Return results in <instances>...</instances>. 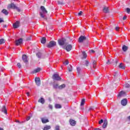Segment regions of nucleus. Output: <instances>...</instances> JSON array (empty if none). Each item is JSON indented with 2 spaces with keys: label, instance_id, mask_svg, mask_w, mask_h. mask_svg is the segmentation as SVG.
<instances>
[{
  "label": "nucleus",
  "instance_id": "39",
  "mask_svg": "<svg viewBox=\"0 0 130 130\" xmlns=\"http://www.w3.org/2000/svg\"><path fill=\"white\" fill-rule=\"evenodd\" d=\"M126 11L127 14H129V13H130V9L129 8H126Z\"/></svg>",
  "mask_w": 130,
  "mask_h": 130
},
{
  "label": "nucleus",
  "instance_id": "10",
  "mask_svg": "<svg viewBox=\"0 0 130 130\" xmlns=\"http://www.w3.org/2000/svg\"><path fill=\"white\" fill-rule=\"evenodd\" d=\"M2 112H4L5 114H8V111L7 110V108H6V106L5 105L3 106L2 109Z\"/></svg>",
  "mask_w": 130,
  "mask_h": 130
},
{
  "label": "nucleus",
  "instance_id": "48",
  "mask_svg": "<svg viewBox=\"0 0 130 130\" xmlns=\"http://www.w3.org/2000/svg\"><path fill=\"white\" fill-rule=\"evenodd\" d=\"M17 66H18V68H19V69H20V68H21V64H20V63H17Z\"/></svg>",
  "mask_w": 130,
  "mask_h": 130
},
{
  "label": "nucleus",
  "instance_id": "22",
  "mask_svg": "<svg viewBox=\"0 0 130 130\" xmlns=\"http://www.w3.org/2000/svg\"><path fill=\"white\" fill-rule=\"evenodd\" d=\"M71 49H72V46L71 45H68L66 46V50L67 51H71Z\"/></svg>",
  "mask_w": 130,
  "mask_h": 130
},
{
  "label": "nucleus",
  "instance_id": "35",
  "mask_svg": "<svg viewBox=\"0 0 130 130\" xmlns=\"http://www.w3.org/2000/svg\"><path fill=\"white\" fill-rule=\"evenodd\" d=\"M85 66H86V67H88V66H89V61L86 60V61H85Z\"/></svg>",
  "mask_w": 130,
  "mask_h": 130
},
{
  "label": "nucleus",
  "instance_id": "4",
  "mask_svg": "<svg viewBox=\"0 0 130 130\" xmlns=\"http://www.w3.org/2000/svg\"><path fill=\"white\" fill-rule=\"evenodd\" d=\"M55 45H56V42L53 41H51L47 45V47H48V48H51V47H53V46H55Z\"/></svg>",
  "mask_w": 130,
  "mask_h": 130
},
{
  "label": "nucleus",
  "instance_id": "19",
  "mask_svg": "<svg viewBox=\"0 0 130 130\" xmlns=\"http://www.w3.org/2000/svg\"><path fill=\"white\" fill-rule=\"evenodd\" d=\"M2 13H3V14H4V15H5L6 16H8V15H9V12H8V11L6 9H3L2 11Z\"/></svg>",
  "mask_w": 130,
  "mask_h": 130
},
{
  "label": "nucleus",
  "instance_id": "32",
  "mask_svg": "<svg viewBox=\"0 0 130 130\" xmlns=\"http://www.w3.org/2000/svg\"><path fill=\"white\" fill-rule=\"evenodd\" d=\"M85 104V99H83L81 101V106H83Z\"/></svg>",
  "mask_w": 130,
  "mask_h": 130
},
{
  "label": "nucleus",
  "instance_id": "53",
  "mask_svg": "<svg viewBox=\"0 0 130 130\" xmlns=\"http://www.w3.org/2000/svg\"><path fill=\"white\" fill-rule=\"evenodd\" d=\"M58 4L59 5H62V2H59V1L58 2Z\"/></svg>",
  "mask_w": 130,
  "mask_h": 130
},
{
  "label": "nucleus",
  "instance_id": "25",
  "mask_svg": "<svg viewBox=\"0 0 130 130\" xmlns=\"http://www.w3.org/2000/svg\"><path fill=\"white\" fill-rule=\"evenodd\" d=\"M124 92H123V91H121L119 93L118 96V97H122V96H124Z\"/></svg>",
  "mask_w": 130,
  "mask_h": 130
},
{
  "label": "nucleus",
  "instance_id": "5",
  "mask_svg": "<svg viewBox=\"0 0 130 130\" xmlns=\"http://www.w3.org/2000/svg\"><path fill=\"white\" fill-rule=\"evenodd\" d=\"M35 83L38 86H40V85H41V80L39 77H36Z\"/></svg>",
  "mask_w": 130,
  "mask_h": 130
},
{
  "label": "nucleus",
  "instance_id": "27",
  "mask_svg": "<svg viewBox=\"0 0 130 130\" xmlns=\"http://www.w3.org/2000/svg\"><path fill=\"white\" fill-rule=\"evenodd\" d=\"M128 49V48L127 47V46L125 45H123L122 47V50L124 51V52L126 51V50H127Z\"/></svg>",
  "mask_w": 130,
  "mask_h": 130
},
{
  "label": "nucleus",
  "instance_id": "29",
  "mask_svg": "<svg viewBox=\"0 0 130 130\" xmlns=\"http://www.w3.org/2000/svg\"><path fill=\"white\" fill-rule=\"evenodd\" d=\"M82 55L83 56V58H87V54L85 51L82 52Z\"/></svg>",
  "mask_w": 130,
  "mask_h": 130
},
{
  "label": "nucleus",
  "instance_id": "62",
  "mask_svg": "<svg viewBox=\"0 0 130 130\" xmlns=\"http://www.w3.org/2000/svg\"><path fill=\"white\" fill-rule=\"evenodd\" d=\"M6 27H7V25H4V28H6Z\"/></svg>",
  "mask_w": 130,
  "mask_h": 130
},
{
  "label": "nucleus",
  "instance_id": "34",
  "mask_svg": "<svg viewBox=\"0 0 130 130\" xmlns=\"http://www.w3.org/2000/svg\"><path fill=\"white\" fill-rule=\"evenodd\" d=\"M92 64H93V69H95V68H96V61H93V62H92Z\"/></svg>",
  "mask_w": 130,
  "mask_h": 130
},
{
  "label": "nucleus",
  "instance_id": "8",
  "mask_svg": "<svg viewBox=\"0 0 130 130\" xmlns=\"http://www.w3.org/2000/svg\"><path fill=\"white\" fill-rule=\"evenodd\" d=\"M22 58L24 62H28V57L27 56V55L23 54L22 55Z\"/></svg>",
  "mask_w": 130,
  "mask_h": 130
},
{
  "label": "nucleus",
  "instance_id": "49",
  "mask_svg": "<svg viewBox=\"0 0 130 130\" xmlns=\"http://www.w3.org/2000/svg\"><path fill=\"white\" fill-rule=\"evenodd\" d=\"M3 22H4L3 18H0V23H3Z\"/></svg>",
  "mask_w": 130,
  "mask_h": 130
},
{
  "label": "nucleus",
  "instance_id": "61",
  "mask_svg": "<svg viewBox=\"0 0 130 130\" xmlns=\"http://www.w3.org/2000/svg\"><path fill=\"white\" fill-rule=\"evenodd\" d=\"M26 94H27V96H29V92H27Z\"/></svg>",
  "mask_w": 130,
  "mask_h": 130
},
{
  "label": "nucleus",
  "instance_id": "37",
  "mask_svg": "<svg viewBox=\"0 0 130 130\" xmlns=\"http://www.w3.org/2000/svg\"><path fill=\"white\" fill-rule=\"evenodd\" d=\"M117 74H119V72H116L114 74L113 76H114V77L115 78L117 77Z\"/></svg>",
  "mask_w": 130,
  "mask_h": 130
},
{
  "label": "nucleus",
  "instance_id": "59",
  "mask_svg": "<svg viewBox=\"0 0 130 130\" xmlns=\"http://www.w3.org/2000/svg\"><path fill=\"white\" fill-rule=\"evenodd\" d=\"M49 101H51V99H50V98H49Z\"/></svg>",
  "mask_w": 130,
  "mask_h": 130
},
{
  "label": "nucleus",
  "instance_id": "44",
  "mask_svg": "<svg viewBox=\"0 0 130 130\" xmlns=\"http://www.w3.org/2000/svg\"><path fill=\"white\" fill-rule=\"evenodd\" d=\"M63 63L66 64V66H67V64H69V61H66Z\"/></svg>",
  "mask_w": 130,
  "mask_h": 130
},
{
  "label": "nucleus",
  "instance_id": "42",
  "mask_svg": "<svg viewBox=\"0 0 130 130\" xmlns=\"http://www.w3.org/2000/svg\"><path fill=\"white\" fill-rule=\"evenodd\" d=\"M125 88H129V84H127V83L125 84Z\"/></svg>",
  "mask_w": 130,
  "mask_h": 130
},
{
  "label": "nucleus",
  "instance_id": "50",
  "mask_svg": "<svg viewBox=\"0 0 130 130\" xmlns=\"http://www.w3.org/2000/svg\"><path fill=\"white\" fill-rule=\"evenodd\" d=\"M30 117L29 116L27 117L26 118V120H27V121H28V120H30Z\"/></svg>",
  "mask_w": 130,
  "mask_h": 130
},
{
  "label": "nucleus",
  "instance_id": "60",
  "mask_svg": "<svg viewBox=\"0 0 130 130\" xmlns=\"http://www.w3.org/2000/svg\"><path fill=\"white\" fill-rule=\"evenodd\" d=\"M0 130H4V128L0 127Z\"/></svg>",
  "mask_w": 130,
  "mask_h": 130
},
{
  "label": "nucleus",
  "instance_id": "40",
  "mask_svg": "<svg viewBox=\"0 0 130 130\" xmlns=\"http://www.w3.org/2000/svg\"><path fill=\"white\" fill-rule=\"evenodd\" d=\"M60 127L59 126H58V125H56V126H55V130H59V128H60Z\"/></svg>",
  "mask_w": 130,
  "mask_h": 130
},
{
  "label": "nucleus",
  "instance_id": "36",
  "mask_svg": "<svg viewBox=\"0 0 130 130\" xmlns=\"http://www.w3.org/2000/svg\"><path fill=\"white\" fill-rule=\"evenodd\" d=\"M15 9L16 10V11H17V12H19V13H20V12H21V9H20L19 8H18L17 7H16Z\"/></svg>",
  "mask_w": 130,
  "mask_h": 130
},
{
  "label": "nucleus",
  "instance_id": "57",
  "mask_svg": "<svg viewBox=\"0 0 130 130\" xmlns=\"http://www.w3.org/2000/svg\"><path fill=\"white\" fill-rule=\"evenodd\" d=\"M127 119H128V120L130 121V116H129L127 117Z\"/></svg>",
  "mask_w": 130,
  "mask_h": 130
},
{
  "label": "nucleus",
  "instance_id": "31",
  "mask_svg": "<svg viewBox=\"0 0 130 130\" xmlns=\"http://www.w3.org/2000/svg\"><path fill=\"white\" fill-rule=\"evenodd\" d=\"M72 69H73V67H72V66L69 65V66H68L69 72H72Z\"/></svg>",
  "mask_w": 130,
  "mask_h": 130
},
{
  "label": "nucleus",
  "instance_id": "47",
  "mask_svg": "<svg viewBox=\"0 0 130 130\" xmlns=\"http://www.w3.org/2000/svg\"><path fill=\"white\" fill-rule=\"evenodd\" d=\"M83 14V12L80 11V12L78 13V16H81Z\"/></svg>",
  "mask_w": 130,
  "mask_h": 130
},
{
  "label": "nucleus",
  "instance_id": "1",
  "mask_svg": "<svg viewBox=\"0 0 130 130\" xmlns=\"http://www.w3.org/2000/svg\"><path fill=\"white\" fill-rule=\"evenodd\" d=\"M47 14V10L43 6L41 7V11L40 12V15L44 20H47L46 14Z\"/></svg>",
  "mask_w": 130,
  "mask_h": 130
},
{
  "label": "nucleus",
  "instance_id": "6",
  "mask_svg": "<svg viewBox=\"0 0 130 130\" xmlns=\"http://www.w3.org/2000/svg\"><path fill=\"white\" fill-rule=\"evenodd\" d=\"M86 38L85 36H81L79 38L78 42H79V43H82L84 41L86 40Z\"/></svg>",
  "mask_w": 130,
  "mask_h": 130
},
{
  "label": "nucleus",
  "instance_id": "43",
  "mask_svg": "<svg viewBox=\"0 0 130 130\" xmlns=\"http://www.w3.org/2000/svg\"><path fill=\"white\" fill-rule=\"evenodd\" d=\"M99 124H101V123H103V119H101L100 121H99Z\"/></svg>",
  "mask_w": 130,
  "mask_h": 130
},
{
  "label": "nucleus",
  "instance_id": "64",
  "mask_svg": "<svg viewBox=\"0 0 130 130\" xmlns=\"http://www.w3.org/2000/svg\"><path fill=\"white\" fill-rule=\"evenodd\" d=\"M14 1H18V0H14Z\"/></svg>",
  "mask_w": 130,
  "mask_h": 130
},
{
  "label": "nucleus",
  "instance_id": "16",
  "mask_svg": "<svg viewBox=\"0 0 130 130\" xmlns=\"http://www.w3.org/2000/svg\"><path fill=\"white\" fill-rule=\"evenodd\" d=\"M107 123H108L107 119H105L103 125V128H106V126H107Z\"/></svg>",
  "mask_w": 130,
  "mask_h": 130
},
{
  "label": "nucleus",
  "instance_id": "33",
  "mask_svg": "<svg viewBox=\"0 0 130 130\" xmlns=\"http://www.w3.org/2000/svg\"><path fill=\"white\" fill-rule=\"evenodd\" d=\"M5 43V39H0V45L4 44Z\"/></svg>",
  "mask_w": 130,
  "mask_h": 130
},
{
  "label": "nucleus",
  "instance_id": "20",
  "mask_svg": "<svg viewBox=\"0 0 130 130\" xmlns=\"http://www.w3.org/2000/svg\"><path fill=\"white\" fill-rule=\"evenodd\" d=\"M36 55L38 57V58H42V53H41L40 52H38L36 54Z\"/></svg>",
  "mask_w": 130,
  "mask_h": 130
},
{
  "label": "nucleus",
  "instance_id": "18",
  "mask_svg": "<svg viewBox=\"0 0 130 130\" xmlns=\"http://www.w3.org/2000/svg\"><path fill=\"white\" fill-rule=\"evenodd\" d=\"M61 105L59 104H55V108H56V109H60V108H61Z\"/></svg>",
  "mask_w": 130,
  "mask_h": 130
},
{
  "label": "nucleus",
  "instance_id": "63",
  "mask_svg": "<svg viewBox=\"0 0 130 130\" xmlns=\"http://www.w3.org/2000/svg\"><path fill=\"white\" fill-rule=\"evenodd\" d=\"M116 63H117V61H116Z\"/></svg>",
  "mask_w": 130,
  "mask_h": 130
},
{
  "label": "nucleus",
  "instance_id": "51",
  "mask_svg": "<svg viewBox=\"0 0 130 130\" xmlns=\"http://www.w3.org/2000/svg\"><path fill=\"white\" fill-rule=\"evenodd\" d=\"M90 52H91V53H94L95 52V51H94L93 50H90Z\"/></svg>",
  "mask_w": 130,
  "mask_h": 130
},
{
  "label": "nucleus",
  "instance_id": "55",
  "mask_svg": "<svg viewBox=\"0 0 130 130\" xmlns=\"http://www.w3.org/2000/svg\"><path fill=\"white\" fill-rule=\"evenodd\" d=\"M27 40H31V37L27 38Z\"/></svg>",
  "mask_w": 130,
  "mask_h": 130
},
{
  "label": "nucleus",
  "instance_id": "24",
  "mask_svg": "<svg viewBox=\"0 0 130 130\" xmlns=\"http://www.w3.org/2000/svg\"><path fill=\"white\" fill-rule=\"evenodd\" d=\"M50 128H51V125H46V126L44 127L43 129L44 130H48V129H50Z\"/></svg>",
  "mask_w": 130,
  "mask_h": 130
},
{
  "label": "nucleus",
  "instance_id": "46",
  "mask_svg": "<svg viewBox=\"0 0 130 130\" xmlns=\"http://www.w3.org/2000/svg\"><path fill=\"white\" fill-rule=\"evenodd\" d=\"M49 108H50V109H52L53 107L52 105H49Z\"/></svg>",
  "mask_w": 130,
  "mask_h": 130
},
{
  "label": "nucleus",
  "instance_id": "2",
  "mask_svg": "<svg viewBox=\"0 0 130 130\" xmlns=\"http://www.w3.org/2000/svg\"><path fill=\"white\" fill-rule=\"evenodd\" d=\"M67 40L64 38H62L60 40H58V43L59 45L62 46V45H66L68 44V43H66Z\"/></svg>",
  "mask_w": 130,
  "mask_h": 130
},
{
  "label": "nucleus",
  "instance_id": "41",
  "mask_svg": "<svg viewBox=\"0 0 130 130\" xmlns=\"http://www.w3.org/2000/svg\"><path fill=\"white\" fill-rule=\"evenodd\" d=\"M91 110H94V107H91L89 109H88V111H90Z\"/></svg>",
  "mask_w": 130,
  "mask_h": 130
},
{
  "label": "nucleus",
  "instance_id": "9",
  "mask_svg": "<svg viewBox=\"0 0 130 130\" xmlns=\"http://www.w3.org/2000/svg\"><path fill=\"white\" fill-rule=\"evenodd\" d=\"M23 42V39L20 38L18 40H17L15 42L16 45H20V44H22V43Z\"/></svg>",
  "mask_w": 130,
  "mask_h": 130
},
{
  "label": "nucleus",
  "instance_id": "56",
  "mask_svg": "<svg viewBox=\"0 0 130 130\" xmlns=\"http://www.w3.org/2000/svg\"><path fill=\"white\" fill-rule=\"evenodd\" d=\"M16 122H18L19 123H20V121H19V120H16Z\"/></svg>",
  "mask_w": 130,
  "mask_h": 130
},
{
  "label": "nucleus",
  "instance_id": "38",
  "mask_svg": "<svg viewBox=\"0 0 130 130\" xmlns=\"http://www.w3.org/2000/svg\"><path fill=\"white\" fill-rule=\"evenodd\" d=\"M77 70L78 74H80V72L81 71V68L78 67V68H77Z\"/></svg>",
  "mask_w": 130,
  "mask_h": 130
},
{
  "label": "nucleus",
  "instance_id": "11",
  "mask_svg": "<svg viewBox=\"0 0 130 130\" xmlns=\"http://www.w3.org/2000/svg\"><path fill=\"white\" fill-rule=\"evenodd\" d=\"M121 103L123 106H125L126 104H127V99H123L121 101Z\"/></svg>",
  "mask_w": 130,
  "mask_h": 130
},
{
  "label": "nucleus",
  "instance_id": "12",
  "mask_svg": "<svg viewBox=\"0 0 130 130\" xmlns=\"http://www.w3.org/2000/svg\"><path fill=\"white\" fill-rule=\"evenodd\" d=\"M41 71V69L40 68H38L36 69H35L32 72V74H36L37 73H39Z\"/></svg>",
  "mask_w": 130,
  "mask_h": 130
},
{
  "label": "nucleus",
  "instance_id": "52",
  "mask_svg": "<svg viewBox=\"0 0 130 130\" xmlns=\"http://www.w3.org/2000/svg\"><path fill=\"white\" fill-rule=\"evenodd\" d=\"M119 29V27H116L115 28V29L116 30V31H118Z\"/></svg>",
  "mask_w": 130,
  "mask_h": 130
},
{
  "label": "nucleus",
  "instance_id": "45",
  "mask_svg": "<svg viewBox=\"0 0 130 130\" xmlns=\"http://www.w3.org/2000/svg\"><path fill=\"white\" fill-rule=\"evenodd\" d=\"M107 64H111V62H110V60H108V61L107 62Z\"/></svg>",
  "mask_w": 130,
  "mask_h": 130
},
{
  "label": "nucleus",
  "instance_id": "58",
  "mask_svg": "<svg viewBox=\"0 0 130 130\" xmlns=\"http://www.w3.org/2000/svg\"><path fill=\"white\" fill-rule=\"evenodd\" d=\"M94 130H101L100 128H95Z\"/></svg>",
  "mask_w": 130,
  "mask_h": 130
},
{
  "label": "nucleus",
  "instance_id": "17",
  "mask_svg": "<svg viewBox=\"0 0 130 130\" xmlns=\"http://www.w3.org/2000/svg\"><path fill=\"white\" fill-rule=\"evenodd\" d=\"M70 122L71 125H72V126H75V125H76V121L71 119L70 121Z\"/></svg>",
  "mask_w": 130,
  "mask_h": 130
},
{
  "label": "nucleus",
  "instance_id": "28",
  "mask_svg": "<svg viewBox=\"0 0 130 130\" xmlns=\"http://www.w3.org/2000/svg\"><path fill=\"white\" fill-rule=\"evenodd\" d=\"M64 88H66V84H63L59 86V89L60 90H61V89H63Z\"/></svg>",
  "mask_w": 130,
  "mask_h": 130
},
{
  "label": "nucleus",
  "instance_id": "15",
  "mask_svg": "<svg viewBox=\"0 0 130 130\" xmlns=\"http://www.w3.org/2000/svg\"><path fill=\"white\" fill-rule=\"evenodd\" d=\"M103 11L104 13H109V10H108V7L106 6L104 7Z\"/></svg>",
  "mask_w": 130,
  "mask_h": 130
},
{
  "label": "nucleus",
  "instance_id": "54",
  "mask_svg": "<svg viewBox=\"0 0 130 130\" xmlns=\"http://www.w3.org/2000/svg\"><path fill=\"white\" fill-rule=\"evenodd\" d=\"M126 16H124V17H123V20H126Z\"/></svg>",
  "mask_w": 130,
  "mask_h": 130
},
{
  "label": "nucleus",
  "instance_id": "14",
  "mask_svg": "<svg viewBox=\"0 0 130 130\" xmlns=\"http://www.w3.org/2000/svg\"><path fill=\"white\" fill-rule=\"evenodd\" d=\"M17 7V6H16V5H15L13 3H11V5H10L8 8V9H16V8Z\"/></svg>",
  "mask_w": 130,
  "mask_h": 130
},
{
  "label": "nucleus",
  "instance_id": "30",
  "mask_svg": "<svg viewBox=\"0 0 130 130\" xmlns=\"http://www.w3.org/2000/svg\"><path fill=\"white\" fill-rule=\"evenodd\" d=\"M59 86H58V84H53V88L54 89H59Z\"/></svg>",
  "mask_w": 130,
  "mask_h": 130
},
{
  "label": "nucleus",
  "instance_id": "7",
  "mask_svg": "<svg viewBox=\"0 0 130 130\" xmlns=\"http://www.w3.org/2000/svg\"><path fill=\"white\" fill-rule=\"evenodd\" d=\"M41 119L42 123H47V122H49V120L47 119L46 117L41 118Z\"/></svg>",
  "mask_w": 130,
  "mask_h": 130
},
{
  "label": "nucleus",
  "instance_id": "23",
  "mask_svg": "<svg viewBox=\"0 0 130 130\" xmlns=\"http://www.w3.org/2000/svg\"><path fill=\"white\" fill-rule=\"evenodd\" d=\"M119 68H120V69H121L122 70H124L125 69V66H124V65L122 64V63H121L119 65Z\"/></svg>",
  "mask_w": 130,
  "mask_h": 130
},
{
  "label": "nucleus",
  "instance_id": "26",
  "mask_svg": "<svg viewBox=\"0 0 130 130\" xmlns=\"http://www.w3.org/2000/svg\"><path fill=\"white\" fill-rule=\"evenodd\" d=\"M41 42L44 44L46 42V39L45 37L42 38Z\"/></svg>",
  "mask_w": 130,
  "mask_h": 130
},
{
  "label": "nucleus",
  "instance_id": "13",
  "mask_svg": "<svg viewBox=\"0 0 130 130\" xmlns=\"http://www.w3.org/2000/svg\"><path fill=\"white\" fill-rule=\"evenodd\" d=\"M20 24V22L16 21L15 23L13 24V27L15 29L19 27V24Z\"/></svg>",
  "mask_w": 130,
  "mask_h": 130
},
{
  "label": "nucleus",
  "instance_id": "21",
  "mask_svg": "<svg viewBox=\"0 0 130 130\" xmlns=\"http://www.w3.org/2000/svg\"><path fill=\"white\" fill-rule=\"evenodd\" d=\"M38 102H40V103H42V104H44V102H45V101L44 100V99L43 98H41L40 100H38Z\"/></svg>",
  "mask_w": 130,
  "mask_h": 130
},
{
  "label": "nucleus",
  "instance_id": "3",
  "mask_svg": "<svg viewBox=\"0 0 130 130\" xmlns=\"http://www.w3.org/2000/svg\"><path fill=\"white\" fill-rule=\"evenodd\" d=\"M52 79L54 81H60L61 78L59 77V75L57 74H55L52 76Z\"/></svg>",
  "mask_w": 130,
  "mask_h": 130
}]
</instances>
